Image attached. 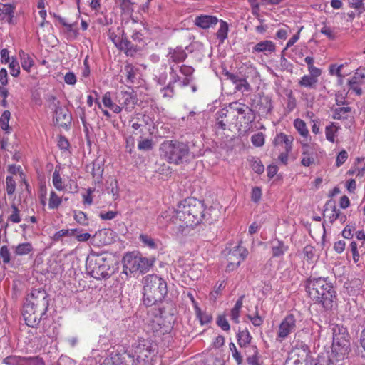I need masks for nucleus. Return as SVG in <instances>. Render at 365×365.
<instances>
[{
	"label": "nucleus",
	"mask_w": 365,
	"mask_h": 365,
	"mask_svg": "<svg viewBox=\"0 0 365 365\" xmlns=\"http://www.w3.org/2000/svg\"><path fill=\"white\" fill-rule=\"evenodd\" d=\"M162 219L169 222L174 235L182 234L188 227H194L206 219L204 203L193 197L185 199L178 203L175 210H166L158 217V223L164 226Z\"/></svg>",
	"instance_id": "f257e3e1"
},
{
	"label": "nucleus",
	"mask_w": 365,
	"mask_h": 365,
	"mask_svg": "<svg viewBox=\"0 0 365 365\" xmlns=\"http://www.w3.org/2000/svg\"><path fill=\"white\" fill-rule=\"evenodd\" d=\"M306 291L312 300L321 304L326 309H331L336 306V292L324 278L309 279L306 283Z\"/></svg>",
	"instance_id": "f03ea898"
},
{
	"label": "nucleus",
	"mask_w": 365,
	"mask_h": 365,
	"mask_svg": "<svg viewBox=\"0 0 365 365\" xmlns=\"http://www.w3.org/2000/svg\"><path fill=\"white\" fill-rule=\"evenodd\" d=\"M142 283L143 285V301L147 307L153 306L161 302L167 294V283L158 275H147L143 277Z\"/></svg>",
	"instance_id": "7ed1b4c3"
},
{
	"label": "nucleus",
	"mask_w": 365,
	"mask_h": 365,
	"mask_svg": "<svg viewBox=\"0 0 365 365\" xmlns=\"http://www.w3.org/2000/svg\"><path fill=\"white\" fill-rule=\"evenodd\" d=\"M333 343L331 352L329 356V361L332 364L345 359L350 350V343L346 328L342 325L331 324Z\"/></svg>",
	"instance_id": "20e7f679"
},
{
	"label": "nucleus",
	"mask_w": 365,
	"mask_h": 365,
	"mask_svg": "<svg viewBox=\"0 0 365 365\" xmlns=\"http://www.w3.org/2000/svg\"><path fill=\"white\" fill-rule=\"evenodd\" d=\"M162 156L170 163L180 164L187 160L188 146L177 141H165L160 146Z\"/></svg>",
	"instance_id": "39448f33"
},
{
	"label": "nucleus",
	"mask_w": 365,
	"mask_h": 365,
	"mask_svg": "<svg viewBox=\"0 0 365 365\" xmlns=\"http://www.w3.org/2000/svg\"><path fill=\"white\" fill-rule=\"evenodd\" d=\"M123 273L127 277H132V274L137 272H147L153 266V262L146 257L129 252L124 255L123 260Z\"/></svg>",
	"instance_id": "423d86ee"
},
{
	"label": "nucleus",
	"mask_w": 365,
	"mask_h": 365,
	"mask_svg": "<svg viewBox=\"0 0 365 365\" xmlns=\"http://www.w3.org/2000/svg\"><path fill=\"white\" fill-rule=\"evenodd\" d=\"M86 269L90 275L97 279L107 278L113 272L110 262L101 255L88 257Z\"/></svg>",
	"instance_id": "0eeeda50"
},
{
	"label": "nucleus",
	"mask_w": 365,
	"mask_h": 365,
	"mask_svg": "<svg viewBox=\"0 0 365 365\" xmlns=\"http://www.w3.org/2000/svg\"><path fill=\"white\" fill-rule=\"evenodd\" d=\"M131 359H134L133 365H148L151 354L155 351L156 344L149 339H140L132 346Z\"/></svg>",
	"instance_id": "6e6552de"
},
{
	"label": "nucleus",
	"mask_w": 365,
	"mask_h": 365,
	"mask_svg": "<svg viewBox=\"0 0 365 365\" xmlns=\"http://www.w3.org/2000/svg\"><path fill=\"white\" fill-rule=\"evenodd\" d=\"M310 351L307 344L297 341L289 354L284 365H298L308 361Z\"/></svg>",
	"instance_id": "1a4fd4ad"
},
{
	"label": "nucleus",
	"mask_w": 365,
	"mask_h": 365,
	"mask_svg": "<svg viewBox=\"0 0 365 365\" xmlns=\"http://www.w3.org/2000/svg\"><path fill=\"white\" fill-rule=\"evenodd\" d=\"M248 251L241 245L235 246L227 255V264L225 271L227 272L235 270L247 257Z\"/></svg>",
	"instance_id": "9d476101"
},
{
	"label": "nucleus",
	"mask_w": 365,
	"mask_h": 365,
	"mask_svg": "<svg viewBox=\"0 0 365 365\" xmlns=\"http://www.w3.org/2000/svg\"><path fill=\"white\" fill-rule=\"evenodd\" d=\"M108 38L118 49L125 51L127 53L131 51L132 44L124 36V30L122 27L110 28L108 31Z\"/></svg>",
	"instance_id": "9b49d317"
},
{
	"label": "nucleus",
	"mask_w": 365,
	"mask_h": 365,
	"mask_svg": "<svg viewBox=\"0 0 365 365\" xmlns=\"http://www.w3.org/2000/svg\"><path fill=\"white\" fill-rule=\"evenodd\" d=\"M134 359L129 354H120L118 351H110L101 365H130Z\"/></svg>",
	"instance_id": "f8f14e48"
},
{
	"label": "nucleus",
	"mask_w": 365,
	"mask_h": 365,
	"mask_svg": "<svg viewBox=\"0 0 365 365\" xmlns=\"http://www.w3.org/2000/svg\"><path fill=\"white\" fill-rule=\"evenodd\" d=\"M51 106L55 110V116L56 121L61 125H66L71 120V116L69 111L59 106V101L56 97L52 96L50 98Z\"/></svg>",
	"instance_id": "ddd939ff"
},
{
	"label": "nucleus",
	"mask_w": 365,
	"mask_h": 365,
	"mask_svg": "<svg viewBox=\"0 0 365 365\" xmlns=\"http://www.w3.org/2000/svg\"><path fill=\"white\" fill-rule=\"evenodd\" d=\"M26 301L35 302L36 306H41L46 308L48 306V294L41 288L33 289L28 294Z\"/></svg>",
	"instance_id": "4468645a"
},
{
	"label": "nucleus",
	"mask_w": 365,
	"mask_h": 365,
	"mask_svg": "<svg viewBox=\"0 0 365 365\" xmlns=\"http://www.w3.org/2000/svg\"><path fill=\"white\" fill-rule=\"evenodd\" d=\"M225 75L227 78L229 79L235 86V90L242 93L251 91V86L247 82L246 78H241L238 75L228 71H227Z\"/></svg>",
	"instance_id": "2eb2a0df"
},
{
	"label": "nucleus",
	"mask_w": 365,
	"mask_h": 365,
	"mask_svg": "<svg viewBox=\"0 0 365 365\" xmlns=\"http://www.w3.org/2000/svg\"><path fill=\"white\" fill-rule=\"evenodd\" d=\"M301 164L304 167H309L315 163L317 154L314 149L307 143H302Z\"/></svg>",
	"instance_id": "dca6fc26"
},
{
	"label": "nucleus",
	"mask_w": 365,
	"mask_h": 365,
	"mask_svg": "<svg viewBox=\"0 0 365 365\" xmlns=\"http://www.w3.org/2000/svg\"><path fill=\"white\" fill-rule=\"evenodd\" d=\"M309 74L303 76L299 81V85L302 87L314 89L319 81V78L322 71H308Z\"/></svg>",
	"instance_id": "f3484780"
},
{
	"label": "nucleus",
	"mask_w": 365,
	"mask_h": 365,
	"mask_svg": "<svg viewBox=\"0 0 365 365\" xmlns=\"http://www.w3.org/2000/svg\"><path fill=\"white\" fill-rule=\"evenodd\" d=\"M324 217L329 219L330 222H334L340 217L341 221H344L346 216L340 217V211L336 208V203L333 200H329L326 202L324 210Z\"/></svg>",
	"instance_id": "a211bd4d"
},
{
	"label": "nucleus",
	"mask_w": 365,
	"mask_h": 365,
	"mask_svg": "<svg viewBox=\"0 0 365 365\" xmlns=\"http://www.w3.org/2000/svg\"><path fill=\"white\" fill-rule=\"evenodd\" d=\"M365 83V73L357 70L349 81V86L357 96L362 94L361 86Z\"/></svg>",
	"instance_id": "6ab92c4d"
},
{
	"label": "nucleus",
	"mask_w": 365,
	"mask_h": 365,
	"mask_svg": "<svg viewBox=\"0 0 365 365\" xmlns=\"http://www.w3.org/2000/svg\"><path fill=\"white\" fill-rule=\"evenodd\" d=\"M275 51L276 45L273 41L270 40H264L255 44V46L252 48V53H262L265 56H269V54L275 52Z\"/></svg>",
	"instance_id": "aec40b11"
},
{
	"label": "nucleus",
	"mask_w": 365,
	"mask_h": 365,
	"mask_svg": "<svg viewBox=\"0 0 365 365\" xmlns=\"http://www.w3.org/2000/svg\"><path fill=\"white\" fill-rule=\"evenodd\" d=\"M219 20L216 16L210 15H200L197 16L195 19V24L202 29H207L215 26Z\"/></svg>",
	"instance_id": "412c9836"
},
{
	"label": "nucleus",
	"mask_w": 365,
	"mask_h": 365,
	"mask_svg": "<svg viewBox=\"0 0 365 365\" xmlns=\"http://www.w3.org/2000/svg\"><path fill=\"white\" fill-rule=\"evenodd\" d=\"M118 103L120 105L122 110L124 108L126 111L130 112L137 103V98L132 94L128 92H124L122 93L121 97L118 100Z\"/></svg>",
	"instance_id": "4be33fe9"
},
{
	"label": "nucleus",
	"mask_w": 365,
	"mask_h": 365,
	"mask_svg": "<svg viewBox=\"0 0 365 365\" xmlns=\"http://www.w3.org/2000/svg\"><path fill=\"white\" fill-rule=\"evenodd\" d=\"M294 138L292 135H287L283 133L276 135L273 143L274 145H284V150L287 152H291L292 150V143Z\"/></svg>",
	"instance_id": "5701e85b"
},
{
	"label": "nucleus",
	"mask_w": 365,
	"mask_h": 365,
	"mask_svg": "<svg viewBox=\"0 0 365 365\" xmlns=\"http://www.w3.org/2000/svg\"><path fill=\"white\" fill-rule=\"evenodd\" d=\"M168 61H171L174 63H180L185 60L187 53L182 47H176L175 48H170L168 49Z\"/></svg>",
	"instance_id": "b1692460"
},
{
	"label": "nucleus",
	"mask_w": 365,
	"mask_h": 365,
	"mask_svg": "<svg viewBox=\"0 0 365 365\" xmlns=\"http://www.w3.org/2000/svg\"><path fill=\"white\" fill-rule=\"evenodd\" d=\"M340 129L341 127L338 123L331 122L325 127L324 132L326 139L330 143H336L337 141L336 138Z\"/></svg>",
	"instance_id": "393cba45"
},
{
	"label": "nucleus",
	"mask_w": 365,
	"mask_h": 365,
	"mask_svg": "<svg viewBox=\"0 0 365 365\" xmlns=\"http://www.w3.org/2000/svg\"><path fill=\"white\" fill-rule=\"evenodd\" d=\"M332 118L338 120H346L349 118V115L351 113L352 109L349 106L346 107H336L331 109Z\"/></svg>",
	"instance_id": "a878e982"
},
{
	"label": "nucleus",
	"mask_w": 365,
	"mask_h": 365,
	"mask_svg": "<svg viewBox=\"0 0 365 365\" xmlns=\"http://www.w3.org/2000/svg\"><path fill=\"white\" fill-rule=\"evenodd\" d=\"M289 249V247L281 240H274L272 242V252L274 257L282 256Z\"/></svg>",
	"instance_id": "bb28decb"
},
{
	"label": "nucleus",
	"mask_w": 365,
	"mask_h": 365,
	"mask_svg": "<svg viewBox=\"0 0 365 365\" xmlns=\"http://www.w3.org/2000/svg\"><path fill=\"white\" fill-rule=\"evenodd\" d=\"M102 103L105 107L110 109L115 113H120L122 111L120 106L113 102L110 92H106L103 96Z\"/></svg>",
	"instance_id": "cd10ccee"
},
{
	"label": "nucleus",
	"mask_w": 365,
	"mask_h": 365,
	"mask_svg": "<svg viewBox=\"0 0 365 365\" xmlns=\"http://www.w3.org/2000/svg\"><path fill=\"white\" fill-rule=\"evenodd\" d=\"M294 321H282L278 331V336L281 339L287 337L294 327Z\"/></svg>",
	"instance_id": "c85d7f7f"
},
{
	"label": "nucleus",
	"mask_w": 365,
	"mask_h": 365,
	"mask_svg": "<svg viewBox=\"0 0 365 365\" xmlns=\"http://www.w3.org/2000/svg\"><path fill=\"white\" fill-rule=\"evenodd\" d=\"M15 6L11 4H0V19H4L2 15L8 16V21L11 23L14 16Z\"/></svg>",
	"instance_id": "c756f323"
},
{
	"label": "nucleus",
	"mask_w": 365,
	"mask_h": 365,
	"mask_svg": "<svg viewBox=\"0 0 365 365\" xmlns=\"http://www.w3.org/2000/svg\"><path fill=\"white\" fill-rule=\"evenodd\" d=\"M293 125L302 137L306 139L308 138L309 136V132L303 120L300 118L295 119L293 122Z\"/></svg>",
	"instance_id": "7c9ffc66"
},
{
	"label": "nucleus",
	"mask_w": 365,
	"mask_h": 365,
	"mask_svg": "<svg viewBox=\"0 0 365 365\" xmlns=\"http://www.w3.org/2000/svg\"><path fill=\"white\" fill-rule=\"evenodd\" d=\"M14 252L16 255L22 256L29 254L34 248L30 242H24L13 247Z\"/></svg>",
	"instance_id": "2f4dec72"
},
{
	"label": "nucleus",
	"mask_w": 365,
	"mask_h": 365,
	"mask_svg": "<svg viewBox=\"0 0 365 365\" xmlns=\"http://www.w3.org/2000/svg\"><path fill=\"white\" fill-rule=\"evenodd\" d=\"M218 22L220 23V27L216 33V36L220 43H222L227 38L229 26L228 24L223 20H220Z\"/></svg>",
	"instance_id": "473e14b6"
},
{
	"label": "nucleus",
	"mask_w": 365,
	"mask_h": 365,
	"mask_svg": "<svg viewBox=\"0 0 365 365\" xmlns=\"http://www.w3.org/2000/svg\"><path fill=\"white\" fill-rule=\"evenodd\" d=\"M19 56L22 68L27 72H30L31 68L34 64L33 58L28 53H26L23 51L19 52Z\"/></svg>",
	"instance_id": "72a5a7b5"
},
{
	"label": "nucleus",
	"mask_w": 365,
	"mask_h": 365,
	"mask_svg": "<svg viewBox=\"0 0 365 365\" xmlns=\"http://www.w3.org/2000/svg\"><path fill=\"white\" fill-rule=\"evenodd\" d=\"M52 183H53V185L54 186V187L58 191L67 190L66 186L63 185V179L59 173V170H57V167L56 168V169L52 175Z\"/></svg>",
	"instance_id": "f704fd0d"
},
{
	"label": "nucleus",
	"mask_w": 365,
	"mask_h": 365,
	"mask_svg": "<svg viewBox=\"0 0 365 365\" xmlns=\"http://www.w3.org/2000/svg\"><path fill=\"white\" fill-rule=\"evenodd\" d=\"M38 306H36L35 302L26 301L24 304L22 315L24 319H29L32 317V315L35 314L36 309Z\"/></svg>",
	"instance_id": "c9c22d12"
},
{
	"label": "nucleus",
	"mask_w": 365,
	"mask_h": 365,
	"mask_svg": "<svg viewBox=\"0 0 365 365\" xmlns=\"http://www.w3.org/2000/svg\"><path fill=\"white\" fill-rule=\"evenodd\" d=\"M76 232L78 229H62L54 233L51 239L54 242L62 241L64 237L73 236Z\"/></svg>",
	"instance_id": "e433bc0d"
},
{
	"label": "nucleus",
	"mask_w": 365,
	"mask_h": 365,
	"mask_svg": "<svg viewBox=\"0 0 365 365\" xmlns=\"http://www.w3.org/2000/svg\"><path fill=\"white\" fill-rule=\"evenodd\" d=\"M138 69L132 64H127L124 68L127 83H133L136 78Z\"/></svg>",
	"instance_id": "4c0bfd02"
},
{
	"label": "nucleus",
	"mask_w": 365,
	"mask_h": 365,
	"mask_svg": "<svg viewBox=\"0 0 365 365\" xmlns=\"http://www.w3.org/2000/svg\"><path fill=\"white\" fill-rule=\"evenodd\" d=\"M180 73L185 76L182 82V86H185L190 83V77L194 72V68L190 66L182 65L180 68Z\"/></svg>",
	"instance_id": "58836bf2"
},
{
	"label": "nucleus",
	"mask_w": 365,
	"mask_h": 365,
	"mask_svg": "<svg viewBox=\"0 0 365 365\" xmlns=\"http://www.w3.org/2000/svg\"><path fill=\"white\" fill-rule=\"evenodd\" d=\"M11 215L8 217L7 221L12 223H19L21 220L20 210L14 203L11 205Z\"/></svg>",
	"instance_id": "ea45409f"
},
{
	"label": "nucleus",
	"mask_w": 365,
	"mask_h": 365,
	"mask_svg": "<svg viewBox=\"0 0 365 365\" xmlns=\"http://www.w3.org/2000/svg\"><path fill=\"white\" fill-rule=\"evenodd\" d=\"M245 295L240 296L237 300L234 307L231 309L232 319H237L240 317V312L242 307Z\"/></svg>",
	"instance_id": "a19ab883"
},
{
	"label": "nucleus",
	"mask_w": 365,
	"mask_h": 365,
	"mask_svg": "<svg viewBox=\"0 0 365 365\" xmlns=\"http://www.w3.org/2000/svg\"><path fill=\"white\" fill-rule=\"evenodd\" d=\"M251 338L252 337L247 329L240 331L237 334V341L240 346H245L250 344Z\"/></svg>",
	"instance_id": "79ce46f5"
},
{
	"label": "nucleus",
	"mask_w": 365,
	"mask_h": 365,
	"mask_svg": "<svg viewBox=\"0 0 365 365\" xmlns=\"http://www.w3.org/2000/svg\"><path fill=\"white\" fill-rule=\"evenodd\" d=\"M62 202V198L60 197L54 191L50 192L48 208L51 210L57 209Z\"/></svg>",
	"instance_id": "37998d69"
},
{
	"label": "nucleus",
	"mask_w": 365,
	"mask_h": 365,
	"mask_svg": "<svg viewBox=\"0 0 365 365\" xmlns=\"http://www.w3.org/2000/svg\"><path fill=\"white\" fill-rule=\"evenodd\" d=\"M139 239L140 242L143 243V246L147 247L150 249L157 248V244L155 240L153 239L150 236L146 234H140L139 236Z\"/></svg>",
	"instance_id": "c03bdc74"
},
{
	"label": "nucleus",
	"mask_w": 365,
	"mask_h": 365,
	"mask_svg": "<svg viewBox=\"0 0 365 365\" xmlns=\"http://www.w3.org/2000/svg\"><path fill=\"white\" fill-rule=\"evenodd\" d=\"M10 116H11V113L9 110H5L1 114V116L0 118L1 127L2 130L6 131V133L10 132V128H9V125Z\"/></svg>",
	"instance_id": "a18cd8bd"
},
{
	"label": "nucleus",
	"mask_w": 365,
	"mask_h": 365,
	"mask_svg": "<svg viewBox=\"0 0 365 365\" xmlns=\"http://www.w3.org/2000/svg\"><path fill=\"white\" fill-rule=\"evenodd\" d=\"M26 359L17 356H9L3 359L2 363L6 365H24L23 361Z\"/></svg>",
	"instance_id": "49530a36"
},
{
	"label": "nucleus",
	"mask_w": 365,
	"mask_h": 365,
	"mask_svg": "<svg viewBox=\"0 0 365 365\" xmlns=\"http://www.w3.org/2000/svg\"><path fill=\"white\" fill-rule=\"evenodd\" d=\"M230 108L234 111L237 112L239 115H244L246 113V111L252 112V110L249 108V107L245 104L239 103L237 102L232 103L230 105Z\"/></svg>",
	"instance_id": "de8ad7c7"
},
{
	"label": "nucleus",
	"mask_w": 365,
	"mask_h": 365,
	"mask_svg": "<svg viewBox=\"0 0 365 365\" xmlns=\"http://www.w3.org/2000/svg\"><path fill=\"white\" fill-rule=\"evenodd\" d=\"M225 280L217 282L216 285L214 287V290L212 291L210 294V297L212 299H213L214 300H215L216 298L217 297V296L221 294V292L225 289Z\"/></svg>",
	"instance_id": "09e8293b"
},
{
	"label": "nucleus",
	"mask_w": 365,
	"mask_h": 365,
	"mask_svg": "<svg viewBox=\"0 0 365 365\" xmlns=\"http://www.w3.org/2000/svg\"><path fill=\"white\" fill-rule=\"evenodd\" d=\"M16 190V182L12 176H7L6 179V190L9 195H12Z\"/></svg>",
	"instance_id": "8fccbe9b"
},
{
	"label": "nucleus",
	"mask_w": 365,
	"mask_h": 365,
	"mask_svg": "<svg viewBox=\"0 0 365 365\" xmlns=\"http://www.w3.org/2000/svg\"><path fill=\"white\" fill-rule=\"evenodd\" d=\"M264 135L262 133H257L251 137L252 143L256 147H261L264 144Z\"/></svg>",
	"instance_id": "3c124183"
},
{
	"label": "nucleus",
	"mask_w": 365,
	"mask_h": 365,
	"mask_svg": "<svg viewBox=\"0 0 365 365\" xmlns=\"http://www.w3.org/2000/svg\"><path fill=\"white\" fill-rule=\"evenodd\" d=\"M229 347L233 359L236 361L238 365L241 364L242 363V356H241L240 353L237 351L235 344L232 342L230 343Z\"/></svg>",
	"instance_id": "603ef678"
},
{
	"label": "nucleus",
	"mask_w": 365,
	"mask_h": 365,
	"mask_svg": "<svg viewBox=\"0 0 365 365\" xmlns=\"http://www.w3.org/2000/svg\"><path fill=\"white\" fill-rule=\"evenodd\" d=\"M73 217L81 225H87L88 223L86 215L82 211H76Z\"/></svg>",
	"instance_id": "864d4df0"
},
{
	"label": "nucleus",
	"mask_w": 365,
	"mask_h": 365,
	"mask_svg": "<svg viewBox=\"0 0 365 365\" xmlns=\"http://www.w3.org/2000/svg\"><path fill=\"white\" fill-rule=\"evenodd\" d=\"M349 4L351 8L359 11L360 13L365 11L364 0H350Z\"/></svg>",
	"instance_id": "5fc2aeb1"
},
{
	"label": "nucleus",
	"mask_w": 365,
	"mask_h": 365,
	"mask_svg": "<svg viewBox=\"0 0 365 365\" xmlns=\"http://www.w3.org/2000/svg\"><path fill=\"white\" fill-rule=\"evenodd\" d=\"M348 153L345 150H341L336 156V166L340 167L348 159Z\"/></svg>",
	"instance_id": "6e6d98bb"
},
{
	"label": "nucleus",
	"mask_w": 365,
	"mask_h": 365,
	"mask_svg": "<svg viewBox=\"0 0 365 365\" xmlns=\"http://www.w3.org/2000/svg\"><path fill=\"white\" fill-rule=\"evenodd\" d=\"M0 257L2 258L4 264H8L10 262V252L7 246L4 245L0 249Z\"/></svg>",
	"instance_id": "4d7b16f0"
},
{
	"label": "nucleus",
	"mask_w": 365,
	"mask_h": 365,
	"mask_svg": "<svg viewBox=\"0 0 365 365\" xmlns=\"http://www.w3.org/2000/svg\"><path fill=\"white\" fill-rule=\"evenodd\" d=\"M163 97L165 98H171L174 95V90L172 83H170L166 87L160 91Z\"/></svg>",
	"instance_id": "13d9d810"
},
{
	"label": "nucleus",
	"mask_w": 365,
	"mask_h": 365,
	"mask_svg": "<svg viewBox=\"0 0 365 365\" xmlns=\"http://www.w3.org/2000/svg\"><path fill=\"white\" fill-rule=\"evenodd\" d=\"M153 147V142L150 139H144L138 143V148L140 150H149Z\"/></svg>",
	"instance_id": "bf43d9fd"
},
{
	"label": "nucleus",
	"mask_w": 365,
	"mask_h": 365,
	"mask_svg": "<svg viewBox=\"0 0 365 365\" xmlns=\"http://www.w3.org/2000/svg\"><path fill=\"white\" fill-rule=\"evenodd\" d=\"M262 195V190L259 187H255L252 190L251 192V200L254 202H258Z\"/></svg>",
	"instance_id": "052dcab7"
},
{
	"label": "nucleus",
	"mask_w": 365,
	"mask_h": 365,
	"mask_svg": "<svg viewBox=\"0 0 365 365\" xmlns=\"http://www.w3.org/2000/svg\"><path fill=\"white\" fill-rule=\"evenodd\" d=\"M252 349L253 354L247 357V361L249 365H259L258 362L257 349L255 346H253Z\"/></svg>",
	"instance_id": "680f3d73"
},
{
	"label": "nucleus",
	"mask_w": 365,
	"mask_h": 365,
	"mask_svg": "<svg viewBox=\"0 0 365 365\" xmlns=\"http://www.w3.org/2000/svg\"><path fill=\"white\" fill-rule=\"evenodd\" d=\"M10 73L11 76L17 77L20 73V67L17 61L13 60L9 63Z\"/></svg>",
	"instance_id": "e2e57ef3"
},
{
	"label": "nucleus",
	"mask_w": 365,
	"mask_h": 365,
	"mask_svg": "<svg viewBox=\"0 0 365 365\" xmlns=\"http://www.w3.org/2000/svg\"><path fill=\"white\" fill-rule=\"evenodd\" d=\"M252 170L256 173H258V174H261L264 172V165H262V163H261L260 160H254L252 163Z\"/></svg>",
	"instance_id": "0e129e2a"
},
{
	"label": "nucleus",
	"mask_w": 365,
	"mask_h": 365,
	"mask_svg": "<svg viewBox=\"0 0 365 365\" xmlns=\"http://www.w3.org/2000/svg\"><path fill=\"white\" fill-rule=\"evenodd\" d=\"M64 81L68 85H74L76 83V77L74 73L67 72L64 76Z\"/></svg>",
	"instance_id": "69168bd1"
},
{
	"label": "nucleus",
	"mask_w": 365,
	"mask_h": 365,
	"mask_svg": "<svg viewBox=\"0 0 365 365\" xmlns=\"http://www.w3.org/2000/svg\"><path fill=\"white\" fill-rule=\"evenodd\" d=\"M69 142L64 136H59L58 146L61 150H67L69 148Z\"/></svg>",
	"instance_id": "338daca9"
},
{
	"label": "nucleus",
	"mask_w": 365,
	"mask_h": 365,
	"mask_svg": "<svg viewBox=\"0 0 365 365\" xmlns=\"http://www.w3.org/2000/svg\"><path fill=\"white\" fill-rule=\"evenodd\" d=\"M24 365H45V364L41 358L37 356L28 359Z\"/></svg>",
	"instance_id": "774afa93"
}]
</instances>
